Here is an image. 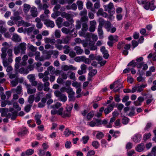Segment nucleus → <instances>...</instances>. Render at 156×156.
<instances>
[{"mask_svg": "<svg viewBox=\"0 0 156 156\" xmlns=\"http://www.w3.org/2000/svg\"><path fill=\"white\" fill-rule=\"evenodd\" d=\"M26 48V44L24 42L21 43L18 46L14 47V52L16 55H17L20 53L21 55L24 54L25 53Z\"/></svg>", "mask_w": 156, "mask_h": 156, "instance_id": "nucleus-1", "label": "nucleus"}, {"mask_svg": "<svg viewBox=\"0 0 156 156\" xmlns=\"http://www.w3.org/2000/svg\"><path fill=\"white\" fill-rule=\"evenodd\" d=\"M104 7L105 10L111 14H113L115 12V8L113 4L110 2L108 4L104 5Z\"/></svg>", "mask_w": 156, "mask_h": 156, "instance_id": "nucleus-2", "label": "nucleus"}, {"mask_svg": "<svg viewBox=\"0 0 156 156\" xmlns=\"http://www.w3.org/2000/svg\"><path fill=\"white\" fill-rule=\"evenodd\" d=\"M54 94L56 97L58 98V99L60 101L65 102L67 100L66 96L58 90H57L55 91Z\"/></svg>", "mask_w": 156, "mask_h": 156, "instance_id": "nucleus-3", "label": "nucleus"}, {"mask_svg": "<svg viewBox=\"0 0 156 156\" xmlns=\"http://www.w3.org/2000/svg\"><path fill=\"white\" fill-rule=\"evenodd\" d=\"M9 112L11 113H9L6 114L5 116L7 117L8 118H11V119L14 120L15 119L17 116V111L14 110L13 108H9Z\"/></svg>", "mask_w": 156, "mask_h": 156, "instance_id": "nucleus-4", "label": "nucleus"}, {"mask_svg": "<svg viewBox=\"0 0 156 156\" xmlns=\"http://www.w3.org/2000/svg\"><path fill=\"white\" fill-rule=\"evenodd\" d=\"M7 53H2L1 55V58L2 60V63L4 66L5 67L7 66L10 64V62H9L8 59H6Z\"/></svg>", "mask_w": 156, "mask_h": 156, "instance_id": "nucleus-5", "label": "nucleus"}, {"mask_svg": "<svg viewBox=\"0 0 156 156\" xmlns=\"http://www.w3.org/2000/svg\"><path fill=\"white\" fill-rule=\"evenodd\" d=\"M25 85L26 88L27 89V91L28 94H31L35 93L36 92V88H31V86L30 84H28L27 83H26Z\"/></svg>", "mask_w": 156, "mask_h": 156, "instance_id": "nucleus-6", "label": "nucleus"}, {"mask_svg": "<svg viewBox=\"0 0 156 156\" xmlns=\"http://www.w3.org/2000/svg\"><path fill=\"white\" fill-rule=\"evenodd\" d=\"M90 26L89 28V30L90 32H94L96 29L97 23L95 20L91 21L90 22Z\"/></svg>", "mask_w": 156, "mask_h": 156, "instance_id": "nucleus-7", "label": "nucleus"}, {"mask_svg": "<svg viewBox=\"0 0 156 156\" xmlns=\"http://www.w3.org/2000/svg\"><path fill=\"white\" fill-rule=\"evenodd\" d=\"M44 23L47 27L53 28L55 26V23L54 22L49 19H46L44 22Z\"/></svg>", "mask_w": 156, "mask_h": 156, "instance_id": "nucleus-8", "label": "nucleus"}, {"mask_svg": "<svg viewBox=\"0 0 156 156\" xmlns=\"http://www.w3.org/2000/svg\"><path fill=\"white\" fill-rule=\"evenodd\" d=\"M82 28L81 30L79 32V34H81L82 33L86 32L88 30L89 27L87 23L86 22H84L82 24Z\"/></svg>", "mask_w": 156, "mask_h": 156, "instance_id": "nucleus-9", "label": "nucleus"}, {"mask_svg": "<svg viewBox=\"0 0 156 156\" xmlns=\"http://www.w3.org/2000/svg\"><path fill=\"white\" fill-rule=\"evenodd\" d=\"M66 92L68 94V97L70 99H72L74 97L75 92L73 91V89L71 87L67 88Z\"/></svg>", "mask_w": 156, "mask_h": 156, "instance_id": "nucleus-10", "label": "nucleus"}, {"mask_svg": "<svg viewBox=\"0 0 156 156\" xmlns=\"http://www.w3.org/2000/svg\"><path fill=\"white\" fill-rule=\"evenodd\" d=\"M17 24L18 27L23 26L25 27H28L31 25L30 23L24 21L22 19L18 21Z\"/></svg>", "mask_w": 156, "mask_h": 156, "instance_id": "nucleus-11", "label": "nucleus"}, {"mask_svg": "<svg viewBox=\"0 0 156 156\" xmlns=\"http://www.w3.org/2000/svg\"><path fill=\"white\" fill-rule=\"evenodd\" d=\"M118 83L115 84V87L113 90L114 92H116L119 91L120 89L123 87L122 84L119 81H117Z\"/></svg>", "mask_w": 156, "mask_h": 156, "instance_id": "nucleus-12", "label": "nucleus"}, {"mask_svg": "<svg viewBox=\"0 0 156 156\" xmlns=\"http://www.w3.org/2000/svg\"><path fill=\"white\" fill-rule=\"evenodd\" d=\"M30 12V15L34 17H36L37 16L38 12L37 8L34 6L32 7L31 9Z\"/></svg>", "mask_w": 156, "mask_h": 156, "instance_id": "nucleus-13", "label": "nucleus"}, {"mask_svg": "<svg viewBox=\"0 0 156 156\" xmlns=\"http://www.w3.org/2000/svg\"><path fill=\"white\" fill-rule=\"evenodd\" d=\"M7 52L9 56V57L8 58V60L9 62H10L11 63L13 61L12 59L13 57L12 50L11 49H8Z\"/></svg>", "mask_w": 156, "mask_h": 156, "instance_id": "nucleus-14", "label": "nucleus"}, {"mask_svg": "<svg viewBox=\"0 0 156 156\" xmlns=\"http://www.w3.org/2000/svg\"><path fill=\"white\" fill-rule=\"evenodd\" d=\"M144 148V145L142 143L138 144L136 147V150L138 152H141L143 151Z\"/></svg>", "mask_w": 156, "mask_h": 156, "instance_id": "nucleus-15", "label": "nucleus"}, {"mask_svg": "<svg viewBox=\"0 0 156 156\" xmlns=\"http://www.w3.org/2000/svg\"><path fill=\"white\" fill-rule=\"evenodd\" d=\"M141 137L142 136L141 134H136L134 136L133 140L135 143H138L141 141Z\"/></svg>", "mask_w": 156, "mask_h": 156, "instance_id": "nucleus-16", "label": "nucleus"}, {"mask_svg": "<svg viewBox=\"0 0 156 156\" xmlns=\"http://www.w3.org/2000/svg\"><path fill=\"white\" fill-rule=\"evenodd\" d=\"M13 93H16L18 94H20L22 92V87L21 85L18 86L16 89H13L12 90Z\"/></svg>", "mask_w": 156, "mask_h": 156, "instance_id": "nucleus-17", "label": "nucleus"}, {"mask_svg": "<svg viewBox=\"0 0 156 156\" xmlns=\"http://www.w3.org/2000/svg\"><path fill=\"white\" fill-rule=\"evenodd\" d=\"M80 36L83 37L87 39L90 40L91 38L92 34L90 33L85 32L79 34Z\"/></svg>", "mask_w": 156, "mask_h": 156, "instance_id": "nucleus-18", "label": "nucleus"}, {"mask_svg": "<svg viewBox=\"0 0 156 156\" xmlns=\"http://www.w3.org/2000/svg\"><path fill=\"white\" fill-rule=\"evenodd\" d=\"M41 54L39 51H36L34 54L35 56V59L37 61L41 62L44 61V59L40 57Z\"/></svg>", "mask_w": 156, "mask_h": 156, "instance_id": "nucleus-19", "label": "nucleus"}, {"mask_svg": "<svg viewBox=\"0 0 156 156\" xmlns=\"http://www.w3.org/2000/svg\"><path fill=\"white\" fill-rule=\"evenodd\" d=\"M12 40L16 42H18L21 41L20 37L18 34H13L12 37Z\"/></svg>", "mask_w": 156, "mask_h": 156, "instance_id": "nucleus-20", "label": "nucleus"}, {"mask_svg": "<svg viewBox=\"0 0 156 156\" xmlns=\"http://www.w3.org/2000/svg\"><path fill=\"white\" fill-rule=\"evenodd\" d=\"M35 22L37 23L36 26L38 29H41L43 26V24L41 22V20L39 18L37 17L35 19Z\"/></svg>", "mask_w": 156, "mask_h": 156, "instance_id": "nucleus-21", "label": "nucleus"}, {"mask_svg": "<svg viewBox=\"0 0 156 156\" xmlns=\"http://www.w3.org/2000/svg\"><path fill=\"white\" fill-rule=\"evenodd\" d=\"M61 16L63 18H66L67 20L69 21L70 20H72L71 19V15L70 14L67 13L65 12H62Z\"/></svg>", "mask_w": 156, "mask_h": 156, "instance_id": "nucleus-22", "label": "nucleus"}, {"mask_svg": "<svg viewBox=\"0 0 156 156\" xmlns=\"http://www.w3.org/2000/svg\"><path fill=\"white\" fill-rule=\"evenodd\" d=\"M45 43H50L52 45L54 44L56 42V41L54 39H51L49 38L46 37L44 39Z\"/></svg>", "mask_w": 156, "mask_h": 156, "instance_id": "nucleus-23", "label": "nucleus"}, {"mask_svg": "<svg viewBox=\"0 0 156 156\" xmlns=\"http://www.w3.org/2000/svg\"><path fill=\"white\" fill-rule=\"evenodd\" d=\"M147 86V84H142L141 85L138 84L136 85L137 91L140 92L142 91L144 88Z\"/></svg>", "mask_w": 156, "mask_h": 156, "instance_id": "nucleus-24", "label": "nucleus"}, {"mask_svg": "<svg viewBox=\"0 0 156 156\" xmlns=\"http://www.w3.org/2000/svg\"><path fill=\"white\" fill-rule=\"evenodd\" d=\"M63 21V19L61 17H59L56 20V24L59 28L62 26V23Z\"/></svg>", "mask_w": 156, "mask_h": 156, "instance_id": "nucleus-25", "label": "nucleus"}, {"mask_svg": "<svg viewBox=\"0 0 156 156\" xmlns=\"http://www.w3.org/2000/svg\"><path fill=\"white\" fill-rule=\"evenodd\" d=\"M28 133L27 129L25 128L22 129L18 133V135L19 136H23L26 135Z\"/></svg>", "mask_w": 156, "mask_h": 156, "instance_id": "nucleus-26", "label": "nucleus"}, {"mask_svg": "<svg viewBox=\"0 0 156 156\" xmlns=\"http://www.w3.org/2000/svg\"><path fill=\"white\" fill-rule=\"evenodd\" d=\"M8 112V109L7 108H0V112L1 113V116H5L6 113Z\"/></svg>", "mask_w": 156, "mask_h": 156, "instance_id": "nucleus-27", "label": "nucleus"}, {"mask_svg": "<svg viewBox=\"0 0 156 156\" xmlns=\"http://www.w3.org/2000/svg\"><path fill=\"white\" fill-rule=\"evenodd\" d=\"M111 26V24L110 22L108 21H105L104 26L107 31L109 32L110 31Z\"/></svg>", "mask_w": 156, "mask_h": 156, "instance_id": "nucleus-28", "label": "nucleus"}, {"mask_svg": "<svg viewBox=\"0 0 156 156\" xmlns=\"http://www.w3.org/2000/svg\"><path fill=\"white\" fill-rule=\"evenodd\" d=\"M74 50L76 51V53L78 55H80L83 52V50L80 47L76 46L74 48Z\"/></svg>", "mask_w": 156, "mask_h": 156, "instance_id": "nucleus-29", "label": "nucleus"}, {"mask_svg": "<svg viewBox=\"0 0 156 156\" xmlns=\"http://www.w3.org/2000/svg\"><path fill=\"white\" fill-rule=\"evenodd\" d=\"M7 30L4 27L3 22L0 21V32L2 34L5 33Z\"/></svg>", "mask_w": 156, "mask_h": 156, "instance_id": "nucleus-30", "label": "nucleus"}, {"mask_svg": "<svg viewBox=\"0 0 156 156\" xmlns=\"http://www.w3.org/2000/svg\"><path fill=\"white\" fill-rule=\"evenodd\" d=\"M118 37L117 36L115 35L113 36L112 35H110L108 37V39L110 41L115 43L118 41Z\"/></svg>", "mask_w": 156, "mask_h": 156, "instance_id": "nucleus-31", "label": "nucleus"}, {"mask_svg": "<svg viewBox=\"0 0 156 156\" xmlns=\"http://www.w3.org/2000/svg\"><path fill=\"white\" fill-rule=\"evenodd\" d=\"M64 49L63 53L65 54H68L70 51V47L69 46L65 45L63 47Z\"/></svg>", "mask_w": 156, "mask_h": 156, "instance_id": "nucleus-32", "label": "nucleus"}, {"mask_svg": "<svg viewBox=\"0 0 156 156\" xmlns=\"http://www.w3.org/2000/svg\"><path fill=\"white\" fill-rule=\"evenodd\" d=\"M30 8V5L25 3L23 5V10L25 13H27Z\"/></svg>", "mask_w": 156, "mask_h": 156, "instance_id": "nucleus-33", "label": "nucleus"}, {"mask_svg": "<svg viewBox=\"0 0 156 156\" xmlns=\"http://www.w3.org/2000/svg\"><path fill=\"white\" fill-rule=\"evenodd\" d=\"M52 54V53L51 52V51H47L44 55L46 59H48L50 58Z\"/></svg>", "mask_w": 156, "mask_h": 156, "instance_id": "nucleus-34", "label": "nucleus"}, {"mask_svg": "<svg viewBox=\"0 0 156 156\" xmlns=\"http://www.w3.org/2000/svg\"><path fill=\"white\" fill-rule=\"evenodd\" d=\"M73 131H70L69 129L66 128L64 132V134L66 136L68 137L70 134H73Z\"/></svg>", "mask_w": 156, "mask_h": 156, "instance_id": "nucleus-35", "label": "nucleus"}, {"mask_svg": "<svg viewBox=\"0 0 156 156\" xmlns=\"http://www.w3.org/2000/svg\"><path fill=\"white\" fill-rule=\"evenodd\" d=\"M27 78L30 82L35 80V77L34 74L29 75H28Z\"/></svg>", "mask_w": 156, "mask_h": 156, "instance_id": "nucleus-36", "label": "nucleus"}, {"mask_svg": "<svg viewBox=\"0 0 156 156\" xmlns=\"http://www.w3.org/2000/svg\"><path fill=\"white\" fill-rule=\"evenodd\" d=\"M98 32L100 38H102L103 37V32L102 28L98 27Z\"/></svg>", "mask_w": 156, "mask_h": 156, "instance_id": "nucleus-37", "label": "nucleus"}, {"mask_svg": "<svg viewBox=\"0 0 156 156\" xmlns=\"http://www.w3.org/2000/svg\"><path fill=\"white\" fill-rule=\"evenodd\" d=\"M29 71L27 69H25L24 68H21L19 70V72L21 74H27Z\"/></svg>", "mask_w": 156, "mask_h": 156, "instance_id": "nucleus-38", "label": "nucleus"}, {"mask_svg": "<svg viewBox=\"0 0 156 156\" xmlns=\"http://www.w3.org/2000/svg\"><path fill=\"white\" fill-rule=\"evenodd\" d=\"M92 145L95 149H97L99 147L100 144L97 141H93L92 143Z\"/></svg>", "mask_w": 156, "mask_h": 156, "instance_id": "nucleus-39", "label": "nucleus"}, {"mask_svg": "<svg viewBox=\"0 0 156 156\" xmlns=\"http://www.w3.org/2000/svg\"><path fill=\"white\" fill-rule=\"evenodd\" d=\"M34 95H30L28 98V102L30 104H32L34 101Z\"/></svg>", "mask_w": 156, "mask_h": 156, "instance_id": "nucleus-40", "label": "nucleus"}, {"mask_svg": "<svg viewBox=\"0 0 156 156\" xmlns=\"http://www.w3.org/2000/svg\"><path fill=\"white\" fill-rule=\"evenodd\" d=\"M94 113L93 111H91L87 114V118L88 120H90L94 116Z\"/></svg>", "mask_w": 156, "mask_h": 156, "instance_id": "nucleus-41", "label": "nucleus"}, {"mask_svg": "<svg viewBox=\"0 0 156 156\" xmlns=\"http://www.w3.org/2000/svg\"><path fill=\"white\" fill-rule=\"evenodd\" d=\"M51 52L52 53L53 55V58H57L58 57L59 55V52L57 50H51Z\"/></svg>", "mask_w": 156, "mask_h": 156, "instance_id": "nucleus-42", "label": "nucleus"}, {"mask_svg": "<svg viewBox=\"0 0 156 156\" xmlns=\"http://www.w3.org/2000/svg\"><path fill=\"white\" fill-rule=\"evenodd\" d=\"M151 134L150 133H145L143 136V139L144 141L147 140L148 139H149L151 136Z\"/></svg>", "mask_w": 156, "mask_h": 156, "instance_id": "nucleus-43", "label": "nucleus"}, {"mask_svg": "<svg viewBox=\"0 0 156 156\" xmlns=\"http://www.w3.org/2000/svg\"><path fill=\"white\" fill-rule=\"evenodd\" d=\"M76 4L78 6V9L79 10H81L83 8V4L82 1H78L77 2Z\"/></svg>", "mask_w": 156, "mask_h": 156, "instance_id": "nucleus-44", "label": "nucleus"}, {"mask_svg": "<svg viewBox=\"0 0 156 156\" xmlns=\"http://www.w3.org/2000/svg\"><path fill=\"white\" fill-rule=\"evenodd\" d=\"M55 68L53 67L52 66H50L47 68V70L48 72H50L51 74H53Z\"/></svg>", "mask_w": 156, "mask_h": 156, "instance_id": "nucleus-45", "label": "nucleus"}, {"mask_svg": "<svg viewBox=\"0 0 156 156\" xmlns=\"http://www.w3.org/2000/svg\"><path fill=\"white\" fill-rule=\"evenodd\" d=\"M71 112H69L66 110L64 111L62 117L65 118L66 117H69L71 116Z\"/></svg>", "mask_w": 156, "mask_h": 156, "instance_id": "nucleus-46", "label": "nucleus"}, {"mask_svg": "<svg viewBox=\"0 0 156 156\" xmlns=\"http://www.w3.org/2000/svg\"><path fill=\"white\" fill-rule=\"evenodd\" d=\"M11 19L12 20L17 21L22 20V18L19 16H11Z\"/></svg>", "mask_w": 156, "mask_h": 156, "instance_id": "nucleus-47", "label": "nucleus"}, {"mask_svg": "<svg viewBox=\"0 0 156 156\" xmlns=\"http://www.w3.org/2000/svg\"><path fill=\"white\" fill-rule=\"evenodd\" d=\"M115 102H113L112 104L109 105L107 108L108 110H109L111 112L113 109V108L115 106Z\"/></svg>", "mask_w": 156, "mask_h": 156, "instance_id": "nucleus-48", "label": "nucleus"}, {"mask_svg": "<svg viewBox=\"0 0 156 156\" xmlns=\"http://www.w3.org/2000/svg\"><path fill=\"white\" fill-rule=\"evenodd\" d=\"M97 72L96 69H92L89 72L88 74L91 76H93L97 73Z\"/></svg>", "mask_w": 156, "mask_h": 156, "instance_id": "nucleus-49", "label": "nucleus"}, {"mask_svg": "<svg viewBox=\"0 0 156 156\" xmlns=\"http://www.w3.org/2000/svg\"><path fill=\"white\" fill-rule=\"evenodd\" d=\"M104 136V134L102 132H99L96 135V138L98 139H101Z\"/></svg>", "mask_w": 156, "mask_h": 156, "instance_id": "nucleus-50", "label": "nucleus"}, {"mask_svg": "<svg viewBox=\"0 0 156 156\" xmlns=\"http://www.w3.org/2000/svg\"><path fill=\"white\" fill-rule=\"evenodd\" d=\"M105 21L103 19H101L99 21V25L98 26V28H102L103 26L104 25Z\"/></svg>", "mask_w": 156, "mask_h": 156, "instance_id": "nucleus-51", "label": "nucleus"}, {"mask_svg": "<svg viewBox=\"0 0 156 156\" xmlns=\"http://www.w3.org/2000/svg\"><path fill=\"white\" fill-rule=\"evenodd\" d=\"M137 65V63L135 60H133L128 64L127 66H132L133 67H135Z\"/></svg>", "mask_w": 156, "mask_h": 156, "instance_id": "nucleus-52", "label": "nucleus"}, {"mask_svg": "<svg viewBox=\"0 0 156 156\" xmlns=\"http://www.w3.org/2000/svg\"><path fill=\"white\" fill-rule=\"evenodd\" d=\"M129 119L126 117H124L122 119V123L125 125L127 124L129 122Z\"/></svg>", "mask_w": 156, "mask_h": 156, "instance_id": "nucleus-53", "label": "nucleus"}, {"mask_svg": "<svg viewBox=\"0 0 156 156\" xmlns=\"http://www.w3.org/2000/svg\"><path fill=\"white\" fill-rule=\"evenodd\" d=\"M60 75L62 79L66 80L68 77L67 74L66 73L63 72H61Z\"/></svg>", "mask_w": 156, "mask_h": 156, "instance_id": "nucleus-54", "label": "nucleus"}, {"mask_svg": "<svg viewBox=\"0 0 156 156\" xmlns=\"http://www.w3.org/2000/svg\"><path fill=\"white\" fill-rule=\"evenodd\" d=\"M89 137L88 136H85L82 137L83 143L84 144H86L89 140Z\"/></svg>", "mask_w": 156, "mask_h": 156, "instance_id": "nucleus-55", "label": "nucleus"}, {"mask_svg": "<svg viewBox=\"0 0 156 156\" xmlns=\"http://www.w3.org/2000/svg\"><path fill=\"white\" fill-rule=\"evenodd\" d=\"M11 85L12 87H14L16 86L18 83V80L16 79L12 81L11 82Z\"/></svg>", "mask_w": 156, "mask_h": 156, "instance_id": "nucleus-56", "label": "nucleus"}, {"mask_svg": "<svg viewBox=\"0 0 156 156\" xmlns=\"http://www.w3.org/2000/svg\"><path fill=\"white\" fill-rule=\"evenodd\" d=\"M81 23L79 20L76 21V30L80 29L81 27Z\"/></svg>", "mask_w": 156, "mask_h": 156, "instance_id": "nucleus-57", "label": "nucleus"}, {"mask_svg": "<svg viewBox=\"0 0 156 156\" xmlns=\"http://www.w3.org/2000/svg\"><path fill=\"white\" fill-rule=\"evenodd\" d=\"M88 20V18L87 16H82L80 20L81 23L83 22H87Z\"/></svg>", "mask_w": 156, "mask_h": 156, "instance_id": "nucleus-58", "label": "nucleus"}, {"mask_svg": "<svg viewBox=\"0 0 156 156\" xmlns=\"http://www.w3.org/2000/svg\"><path fill=\"white\" fill-rule=\"evenodd\" d=\"M26 152L27 156H28L32 155L34 153V150L32 149H28L27 150Z\"/></svg>", "mask_w": 156, "mask_h": 156, "instance_id": "nucleus-59", "label": "nucleus"}, {"mask_svg": "<svg viewBox=\"0 0 156 156\" xmlns=\"http://www.w3.org/2000/svg\"><path fill=\"white\" fill-rule=\"evenodd\" d=\"M63 44H67L69 40V36H66V37L62 39Z\"/></svg>", "mask_w": 156, "mask_h": 156, "instance_id": "nucleus-60", "label": "nucleus"}, {"mask_svg": "<svg viewBox=\"0 0 156 156\" xmlns=\"http://www.w3.org/2000/svg\"><path fill=\"white\" fill-rule=\"evenodd\" d=\"M9 76L10 79H13L14 78L17 79L18 77L17 73H16L15 74L10 73L9 75Z\"/></svg>", "mask_w": 156, "mask_h": 156, "instance_id": "nucleus-61", "label": "nucleus"}, {"mask_svg": "<svg viewBox=\"0 0 156 156\" xmlns=\"http://www.w3.org/2000/svg\"><path fill=\"white\" fill-rule=\"evenodd\" d=\"M60 31L58 30H56L55 33V37L57 38H59L61 37L60 34Z\"/></svg>", "mask_w": 156, "mask_h": 156, "instance_id": "nucleus-62", "label": "nucleus"}, {"mask_svg": "<svg viewBox=\"0 0 156 156\" xmlns=\"http://www.w3.org/2000/svg\"><path fill=\"white\" fill-rule=\"evenodd\" d=\"M32 105H27L24 108L25 111L27 112H29L32 106Z\"/></svg>", "mask_w": 156, "mask_h": 156, "instance_id": "nucleus-63", "label": "nucleus"}, {"mask_svg": "<svg viewBox=\"0 0 156 156\" xmlns=\"http://www.w3.org/2000/svg\"><path fill=\"white\" fill-rule=\"evenodd\" d=\"M13 107L16 109H17L18 111H20L21 108L19 106L18 103L17 102H14L13 104Z\"/></svg>", "mask_w": 156, "mask_h": 156, "instance_id": "nucleus-64", "label": "nucleus"}]
</instances>
